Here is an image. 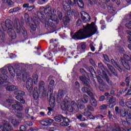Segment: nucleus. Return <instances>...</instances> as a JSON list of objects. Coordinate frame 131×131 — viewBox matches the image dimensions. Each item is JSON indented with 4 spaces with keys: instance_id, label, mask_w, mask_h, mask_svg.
Masks as SVG:
<instances>
[{
    "instance_id": "1",
    "label": "nucleus",
    "mask_w": 131,
    "mask_h": 131,
    "mask_svg": "<svg viewBox=\"0 0 131 131\" xmlns=\"http://www.w3.org/2000/svg\"><path fill=\"white\" fill-rule=\"evenodd\" d=\"M111 61L120 73H122L123 67L128 71L130 70L131 56H129L127 54H124V58L121 57L120 62H116L114 59H111Z\"/></svg>"
},
{
    "instance_id": "2",
    "label": "nucleus",
    "mask_w": 131,
    "mask_h": 131,
    "mask_svg": "<svg viewBox=\"0 0 131 131\" xmlns=\"http://www.w3.org/2000/svg\"><path fill=\"white\" fill-rule=\"evenodd\" d=\"M90 37L86 32L83 29H81L76 32L72 36V38L74 40H82Z\"/></svg>"
},
{
    "instance_id": "3",
    "label": "nucleus",
    "mask_w": 131,
    "mask_h": 131,
    "mask_svg": "<svg viewBox=\"0 0 131 131\" xmlns=\"http://www.w3.org/2000/svg\"><path fill=\"white\" fill-rule=\"evenodd\" d=\"M83 29L90 37L94 35L98 30V29L95 27V23L94 22L91 23V24H88L85 26H83Z\"/></svg>"
},
{
    "instance_id": "4",
    "label": "nucleus",
    "mask_w": 131,
    "mask_h": 131,
    "mask_svg": "<svg viewBox=\"0 0 131 131\" xmlns=\"http://www.w3.org/2000/svg\"><path fill=\"white\" fill-rule=\"evenodd\" d=\"M50 96L49 104L50 107L54 108L55 105H56V98L55 97V94H53V88H49L47 93V97Z\"/></svg>"
},
{
    "instance_id": "5",
    "label": "nucleus",
    "mask_w": 131,
    "mask_h": 131,
    "mask_svg": "<svg viewBox=\"0 0 131 131\" xmlns=\"http://www.w3.org/2000/svg\"><path fill=\"white\" fill-rule=\"evenodd\" d=\"M1 70L2 74L0 75V84H4L6 81L9 79V76L7 75L8 70L4 69V68H1Z\"/></svg>"
},
{
    "instance_id": "6",
    "label": "nucleus",
    "mask_w": 131,
    "mask_h": 131,
    "mask_svg": "<svg viewBox=\"0 0 131 131\" xmlns=\"http://www.w3.org/2000/svg\"><path fill=\"white\" fill-rule=\"evenodd\" d=\"M106 101L108 104V107L111 109L114 107V106L116 105V98L113 96H108L106 98Z\"/></svg>"
},
{
    "instance_id": "7",
    "label": "nucleus",
    "mask_w": 131,
    "mask_h": 131,
    "mask_svg": "<svg viewBox=\"0 0 131 131\" xmlns=\"http://www.w3.org/2000/svg\"><path fill=\"white\" fill-rule=\"evenodd\" d=\"M26 86L28 92L31 93L32 91L33 90V79L31 78H28Z\"/></svg>"
},
{
    "instance_id": "8",
    "label": "nucleus",
    "mask_w": 131,
    "mask_h": 131,
    "mask_svg": "<svg viewBox=\"0 0 131 131\" xmlns=\"http://www.w3.org/2000/svg\"><path fill=\"white\" fill-rule=\"evenodd\" d=\"M67 109L69 112L72 113L73 111L77 112V104L75 101H72L71 104H69Z\"/></svg>"
},
{
    "instance_id": "9",
    "label": "nucleus",
    "mask_w": 131,
    "mask_h": 131,
    "mask_svg": "<svg viewBox=\"0 0 131 131\" xmlns=\"http://www.w3.org/2000/svg\"><path fill=\"white\" fill-rule=\"evenodd\" d=\"M52 13L50 16L49 20H51V21H54V22H56V24H59V22H60V21L59 20V19H58V17L56 14V9L53 8Z\"/></svg>"
},
{
    "instance_id": "10",
    "label": "nucleus",
    "mask_w": 131,
    "mask_h": 131,
    "mask_svg": "<svg viewBox=\"0 0 131 131\" xmlns=\"http://www.w3.org/2000/svg\"><path fill=\"white\" fill-rule=\"evenodd\" d=\"M54 122V120L51 119H45L40 122L43 126H50Z\"/></svg>"
},
{
    "instance_id": "11",
    "label": "nucleus",
    "mask_w": 131,
    "mask_h": 131,
    "mask_svg": "<svg viewBox=\"0 0 131 131\" xmlns=\"http://www.w3.org/2000/svg\"><path fill=\"white\" fill-rule=\"evenodd\" d=\"M22 29H23L22 33H23V36L24 37H27V36H28V34H27V31L23 29V28L21 27V26H20V25L18 26V24H16V31L17 33H18V34H19V33H21V30H22Z\"/></svg>"
},
{
    "instance_id": "12",
    "label": "nucleus",
    "mask_w": 131,
    "mask_h": 131,
    "mask_svg": "<svg viewBox=\"0 0 131 131\" xmlns=\"http://www.w3.org/2000/svg\"><path fill=\"white\" fill-rule=\"evenodd\" d=\"M12 108L17 111H22L23 110V105L21 102L16 101L15 104L12 105Z\"/></svg>"
},
{
    "instance_id": "13",
    "label": "nucleus",
    "mask_w": 131,
    "mask_h": 131,
    "mask_svg": "<svg viewBox=\"0 0 131 131\" xmlns=\"http://www.w3.org/2000/svg\"><path fill=\"white\" fill-rule=\"evenodd\" d=\"M12 129V125L9 124L8 122L4 124V126L0 125V131H10Z\"/></svg>"
},
{
    "instance_id": "14",
    "label": "nucleus",
    "mask_w": 131,
    "mask_h": 131,
    "mask_svg": "<svg viewBox=\"0 0 131 131\" xmlns=\"http://www.w3.org/2000/svg\"><path fill=\"white\" fill-rule=\"evenodd\" d=\"M52 19H50V18L48 19V25L47 26V24H46L45 27L46 29H49V28H52V29H55L56 28V25L58 24L56 23V21H51Z\"/></svg>"
},
{
    "instance_id": "15",
    "label": "nucleus",
    "mask_w": 131,
    "mask_h": 131,
    "mask_svg": "<svg viewBox=\"0 0 131 131\" xmlns=\"http://www.w3.org/2000/svg\"><path fill=\"white\" fill-rule=\"evenodd\" d=\"M40 23L37 20H34V24H32V25H31L30 27L31 28L30 32L31 33H33V32H34V31L36 30V28L38 25H39Z\"/></svg>"
},
{
    "instance_id": "16",
    "label": "nucleus",
    "mask_w": 131,
    "mask_h": 131,
    "mask_svg": "<svg viewBox=\"0 0 131 131\" xmlns=\"http://www.w3.org/2000/svg\"><path fill=\"white\" fill-rule=\"evenodd\" d=\"M44 13L47 16V17H48L49 18H51V16L52 14V7L50 6H47L45 9H44Z\"/></svg>"
},
{
    "instance_id": "17",
    "label": "nucleus",
    "mask_w": 131,
    "mask_h": 131,
    "mask_svg": "<svg viewBox=\"0 0 131 131\" xmlns=\"http://www.w3.org/2000/svg\"><path fill=\"white\" fill-rule=\"evenodd\" d=\"M83 13H84V15H88V18L83 15L82 13H81V18L84 23H86V22H90L91 21V16L89 15L86 12L83 11Z\"/></svg>"
},
{
    "instance_id": "18",
    "label": "nucleus",
    "mask_w": 131,
    "mask_h": 131,
    "mask_svg": "<svg viewBox=\"0 0 131 131\" xmlns=\"http://www.w3.org/2000/svg\"><path fill=\"white\" fill-rule=\"evenodd\" d=\"M102 73L104 79L106 81L108 84H109V85H112V84H113V82L112 81H110V79H109V77H108V75H107L106 72L105 71H102Z\"/></svg>"
},
{
    "instance_id": "19",
    "label": "nucleus",
    "mask_w": 131,
    "mask_h": 131,
    "mask_svg": "<svg viewBox=\"0 0 131 131\" xmlns=\"http://www.w3.org/2000/svg\"><path fill=\"white\" fill-rule=\"evenodd\" d=\"M8 69L10 74L9 76L11 78H14L15 77V75L16 74V72L15 71L14 67L12 66H9L8 67Z\"/></svg>"
},
{
    "instance_id": "20",
    "label": "nucleus",
    "mask_w": 131,
    "mask_h": 131,
    "mask_svg": "<svg viewBox=\"0 0 131 131\" xmlns=\"http://www.w3.org/2000/svg\"><path fill=\"white\" fill-rule=\"evenodd\" d=\"M71 18H72V14H68V13H67V15L66 16L63 17L62 20L64 25H67V24L70 22Z\"/></svg>"
},
{
    "instance_id": "21",
    "label": "nucleus",
    "mask_w": 131,
    "mask_h": 131,
    "mask_svg": "<svg viewBox=\"0 0 131 131\" xmlns=\"http://www.w3.org/2000/svg\"><path fill=\"white\" fill-rule=\"evenodd\" d=\"M33 98L34 100H37L39 98V93H38V88L35 87L33 93Z\"/></svg>"
},
{
    "instance_id": "22",
    "label": "nucleus",
    "mask_w": 131,
    "mask_h": 131,
    "mask_svg": "<svg viewBox=\"0 0 131 131\" xmlns=\"http://www.w3.org/2000/svg\"><path fill=\"white\" fill-rule=\"evenodd\" d=\"M63 9L64 10V11H65L66 12H68V11H70V10H71V8L70 7V4H69V3L67 2V1H64L63 2Z\"/></svg>"
},
{
    "instance_id": "23",
    "label": "nucleus",
    "mask_w": 131,
    "mask_h": 131,
    "mask_svg": "<svg viewBox=\"0 0 131 131\" xmlns=\"http://www.w3.org/2000/svg\"><path fill=\"white\" fill-rule=\"evenodd\" d=\"M62 120L63 122L60 123V125H61V126H68V125H69V122H70V120H69V119L63 117Z\"/></svg>"
},
{
    "instance_id": "24",
    "label": "nucleus",
    "mask_w": 131,
    "mask_h": 131,
    "mask_svg": "<svg viewBox=\"0 0 131 131\" xmlns=\"http://www.w3.org/2000/svg\"><path fill=\"white\" fill-rule=\"evenodd\" d=\"M107 66L109 70L111 71V73H112L113 75L117 77V76H118V75L117 74V73L116 72V71H115V69H114V68H113V67L109 63L107 64Z\"/></svg>"
},
{
    "instance_id": "25",
    "label": "nucleus",
    "mask_w": 131,
    "mask_h": 131,
    "mask_svg": "<svg viewBox=\"0 0 131 131\" xmlns=\"http://www.w3.org/2000/svg\"><path fill=\"white\" fill-rule=\"evenodd\" d=\"M90 103L93 106V107H97L98 105V103L97 102V100H96V98H95V97L94 96H90Z\"/></svg>"
},
{
    "instance_id": "26",
    "label": "nucleus",
    "mask_w": 131,
    "mask_h": 131,
    "mask_svg": "<svg viewBox=\"0 0 131 131\" xmlns=\"http://www.w3.org/2000/svg\"><path fill=\"white\" fill-rule=\"evenodd\" d=\"M6 90L7 92H14V91L18 90V87L14 85H8L6 88Z\"/></svg>"
},
{
    "instance_id": "27",
    "label": "nucleus",
    "mask_w": 131,
    "mask_h": 131,
    "mask_svg": "<svg viewBox=\"0 0 131 131\" xmlns=\"http://www.w3.org/2000/svg\"><path fill=\"white\" fill-rule=\"evenodd\" d=\"M0 39L1 43H5L6 42V34L2 30H0Z\"/></svg>"
},
{
    "instance_id": "28",
    "label": "nucleus",
    "mask_w": 131,
    "mask_h": 131,
    "mask_svg": "<svg viewBox=\"0 0 131 131\" xmlns=\"http://www.w3.org/2000/svg\"><path fill=\"white\" fill-rule=\"evenodd\" d=\"M13 22L9 19H7L5 21L6 26L8 29H12L13 27Z\"/></svg>"
},
{
    "instance_id": "29",
    "label": "nucleus",
    "mask_w": 131,
    "mask_h": 131,
    "mask_svg": "<svg viewBox=\"0 0 131 131\" xmlns=\"http://www.w3.org/2000/svg\"><path fill=\"white\" fill-rule=\"evenodd\" d=\"M64 117L62 115H57L54 117V119L56 122H61Z\"/></svg>"
},
{
    "instance_id": "30",
    "label": "nucleus",
    "mask_w": 131,
    "mask_h": 131,
    "mask_svg": "<svg viewBox=\"0 0 131 131\" xmlns=\"http://www.w3.org/2000/svg\"><path fill=\"white\" fill-rule=\"evenodd\" d=\"M80 79L85 86H89V82L86 80V77L81 76L80 77Z\"/></svg>"
},
{
    "instance_id": "31",
    "label": "nucleus",
    "mask_w": 131,
    "mask_h": 131,
    "mask_svg": "<svg viewBox=\"0 0 131 131\" xmlns=\"http://www.w3.org/2000/svg\"><path fill=\"white\" fill-rule=\"evenodd\" d=\"M41 92H46V91H45V82L43 81L40 82L39 85V93Z\"/></svg>"
},
{
    "instance_id": "32",
    "label": "nucleus",
    "mask_w": 131,
    "mask_h": 131,
    "mask_svg": "<svg viewBox=\"0 0 131 131\" xmlns=\"http://www.w3.org/2000/svg\"><path fill=\"white\" fill-rule=\"evenodd\" d=\"M64 95H65V92L64 91V90H59L58 91V93L57 95V99H62V98L64 97Z\"/></svg>"
},
{
    "instance_id": "33",
    "label": "nucleus",
    "mask_w": 131,
    "mask_h": 131,
    "mask_svg": "<svg viewBox=\"0 0 131 131\" xmlns=\"http://www.w3.org/2000/svg\"><path fill=\"white\" fill-rule=\"evenodd\" d=\"M15 99H16V100H17L18 101H20L21 104H24L25 103V100H24V96L17 95L15 97Z\"/></svg>"
},
{
    "instance_id": "34",
    "label": "nucleus",
    "mask_w": 131,
    "mask_h": 131,
    "mask_svg": "<svg viewBox=\"0 0 131 131\" xmlns=\"http://www.w3.org/2000/svg\"><path fill=\"white\" fill-rule=\"evenodd\" d=\"M77 4L78 5V6L79 8H80V9H84V3H83V1L82 0H77Z\"/></svg>"
},
{
    "instance_id": "35",
    "label": "nucleus",
    "mask_w": 131,
    "mask_h": 131,
    "mask_svg": "<svg viewBox=\"0 0 131 131\" xmlns=\"http://www.w3.org/2000/svg\"><path fill=\"white\" fill-rule=\"evenodd\" d=\"M14 95H17V96H21L23 97H25V92L23 91L17 90L14 92Z\"/></svg>"
},
{
    "instance_id": "36",
    "label": "nucleus",
    "mask_w": 131,
    "mask_h": 131,
    "mask_svg": "<svg viewBox=\"0 0 131 131\" xmlns=\"http://www.w3.org/2000/svg\"><path fill=\"white\" fill-rule=\"evenodd\" d=\"M25 19L26 20V23L28 25L30 24V16H29V14L28 13L25 14Z\"/></svg>"
},
{
    "instance_id": "37",
    "label": "nucleus",
    "mask_w": 131,
    "mask_h": 131,
    "mask_svg": "<svg viewBox=\"0 0 131 131\" xmlns=\"http://www.w3.org/2000/svg\"><path fill=\"white\" fill-rule=\"evenodd\" d=\"M8 35H9L10 37L12 38V39H15V38L17 37V35L15 31H13V32H8Z\"/></svg>"
},
{
    "instance_id": "38",
    "label": "nucleus",
    "mask_w": 131,
    "mask_h": 131,
    "mask_svg": "<svg viewBox=\"0 0 131 131\" xmlns=\"http://www.w3.org/2000/svg\"><path fill=\"white\" fill-rule=\"evenodd\" d=\"M38 18L41 21V20H45V14L42 12H37Z\"/></svg>"
},
{
    "instance_id": "39",
    "label": "nucleus",
    "mask_w": 131,
    "mask_h": 131,
    "mask_svg": "<svg viewBox=\"0 0 131 131\" xmlns=\"http://www.w3.org/2000/svg\"><path fill=\"white\" fill-rule=\"evenodd\" d=\"M107 9L108 12V13H110V14H114V13H115V8L112 6H108L107 7Z\"/></svg>"
},
{
    "instance_id": "40",
    "label": "nucleus",
    "mask_w": 131,
    "mask_h": 131,
    "mask_svg": "<svg viewBox=\"0 0 131 131\" xmlns=\"http://www.w3.org/2000/svg\"><path fill=\"white\" fill-rule=\"evenodd\" d=\"M88 71H89L91 75H96V71H95V69L92 66H90Z\"/></svg>"
},
{
    "instance_id": "41",
    "label": "nucleus",
    "mask_w": 131,
    "mask_h": 131,
    "mask_svg": "<svg viewBox=\"0 0 131 131\" xmlns=\"http://www.w3.org/2000/svg\"><path fill=\"white\" fill-rule=\"evenodd\" d=\"M89 96L86 95H84L83 98H82V102L84 103V104H86V103H88L89 102Z\"/></svg>"
},
{
    "instance_id": "42",
    "label": "nucleus",
    "mask_w": 131,
    "mask_h": 131,
    "mask_svg": "<svg viewBox=\"0 0 131 131\" xmlns=\"http://www.w3.org/2000/svg\"><path fill=\"white\" fill-rule=\"evenodd\" d=\"M127 33L129 34V35L127 37V39L131 43V31H128ZM128 48L131 51V44H129L128 45Z\"/></svg>"
},
{
    "instance_id": "43",
    "label": "nucleus",
    "mask_w": 131,
    "mask_h": 131,
    "mask_svg": "<svg viewBox=\"0 0 131 131\" xmlns=\"http://www.w3.org/2000/svg\"><path fill=\"white\" fill-rule=\"evenodd\" d=\"M77 118L80 121H85V118L83 117V116L82 114H79L77 116Z\"/></svg>"
},
{
    "instance_id": "44",
    "label": "nucleus",
    "mask_w": 131,
    "mask_h": 131,
    "mask_svg": "<svg viewBox=\"0 0 131 131\" xmlns=\"http://www.w3.org/2000/svg\"><path fill=\"white\" fill-rule=\"evenodd\" d=\"M84 107V104L82 103H78V104H77V112L78 111V109H83Z\"/></svg>"
},
{
    "instance_id": "45",
    "label": "nucleus",
    "mask_w": 131,
    "mask_h": 131,
    "mask_svg": "<svg viewBox=\"0 0 131 131\" xmlns=\"http://www.w3.org/2000/svg\"><path fill=\"white\" fill-rule=\"evenodd\" d=\"M71 6H74L77 3V0H68L67 2Z\"/></svg>"
},
{
    "instance_id": "46",
    "label": "nucleus",
    "mask_w": 131,
    "mask_h": 131,
    "mask_svg": "<svg viewBox=\"0 0 131 131\" xmlns=\"http://www.w3.org/2000/svg\"><path fill=\"white\" fill-rule=\"evenodd\" d=\"M57 16L58 17L59 19L61 21L63 20V13L61 11L57 12Z\"/></svg>"
},
{
    "instance_id": "47",
    "label": "nucleus",
    "mask_w": 131,
    "mask_h": 131,
    "mask_svg": "<svg viewBox=\"0 0 131 131\" xmlns=\"http://www.w3.org/2000/svg\"><path fill=\"white\" fill-rule=\"evenodd\" d=\"M83 114L84 115V116H86L88 117L90 114H92V113L85 108Z\"/></svg>"
},
{
    "instance_id": "48",
    "label": "nucleus",
    "mask_w": 131,
    "mask_h": 131,
    "mask_svg": "<svg viewBox=\"0 0 131 131\" xmlns=\"http://www.w3.org/2000/svg\"><path fill=\"white\" fill-rule=\"evenodd\" d=\"M100 116L101 115H100L93 116L92 114H90L88 117H89L90 119H95V118H98V117H100Z\"/></svg>"
},
{
    "instance_id": "49",
    "label": "nucleus",
    "mask_w": 131,
    "mask_h": 131,
    "mask_svg": "<svg viewBox=\"0 0 131 131\" xmlns=\"http://www.w3.org/2000/svg\"><path fill=\"white\" fill-rule=\"evenodd\" d=\"M86 86H88V87H83L81 89L83 93H89L90 91V89H89V88H90L89 85Z\"/></svg>"
},
{
    "instance_id": "50",
    "label": "nucleus",
    "mask_w": 131,
    "mask_h": 131,
    "mask_svg": "<svg viewBox=\"0 0 131 131\" xmlns=\"http://www.w3.org/2000/svg\"><path fill=\"white\" fill-rule=\"evenodd\" d=\"M115 110L116 114H120V113H121V111H122V110L119 109V107L118 106H116L115 108Z\"/></svg>"
},
{
    "instance_id": "51",
    "label": "nucleus",
    "mask_w": 131,
    "mask_h": 131,
    "mask_svg": "<svg viewBox=\"0 0 131 131\" xmlns=\"http://www.w3.org/2000/svg\"><path fill=\"white\" fill-rule=\"evenodd\" d=\"M54 85H55V81L54 80H51L49 82L48 89H50V88H53Z\"/></svg>"
},
{
    "instance_id": "52",
    "label": "nucleus",
    "mask_w": 131,
    "mask_h": 131,
    "mask_svg": "<svg viewBox=\"0 0 131 131\" xmlns=\"http://www.w3.org/2000/svg\"><path fill=\"white\" fill-rule=\"evenodd\" d=\"M122 117H125L127 115V112L125 110H122L121 113L120 114Z\"/></svg>"
},
{
    "instance_id": "53",
    "label": "nucleus",
    "mask_w": 131,
    "mask_h": 131,
    "mask_svg": "<svg viewBox=\"0 0 131 131\" xmlns=\"http://www.w3.org/2000/svg\"><path fill=\"white\" fill-rule=\"evenodd\" d=\"M25 124L26 126H32L33 125V123L30 121H26Z\"/></svg>"
},
{
    "instance_id": "54",
    "label": "nucleus",
    "mask_w": 131,
    "mask_h": 131,
    "mask_svg": "<svg viewBox=\"0 0 131 131\" xmlns=\"http://www.w3.org/2000/svg\"><path fill=\"white\" fill-rule=\"evenodd\" d=\"M47 0H39L37 2V4L38 5H45V4H47Z\"/></svg>"
},
{
    "instance_id": "55",
    "label": "nucleus",
    "mask_w": 131,
    "mask_h": 131,
    "mask_svg": "<svg viewBox=\"0 0 131 131\" xmlns=\"http://www.w3.org/2000/svg\"><path fill=\"white\" fill-rule=\"evenodd\" d=\"M107 107H108L107 105L106 104H102L99 107V109L100 110H105L107 109Z\"/></svg>"
},
{
    "instance_id": "56",
    "label": "nucleus",
    "mask_w": 131,
    "mask_h": 131,
    "mask_svg": "<svg viewBox=\"0 0 131 131\" xmlns=\"http://www.w3.org/2000/svg\"><path fill=\"white\" fill-rule=\"evenodd\" d=\"M86 109L88 111H92V112L95 111V108H94V107H93L91 105H88Z\"/></svg>"
},
{
    "instance_id": "57",
    "label": "nucleus",
    "mask_w": 131,
    "mask_h": 131,
    "mask_svg": "<svg viewBox=\"0 0 131 131\" xmlns=\"http://www.w3.org/2000/svg\"><path fill=\"white\" fill-rule=\"evenodd\" d=\"M80 48L82 51H84L85 49H86V45H85V43L81 44Z\"/></svg>"
},
{
    "instance_id": "58",
    "label": "nucleus",
    "mask_w": 131,
    "mask_h": 131,
    "mask_svg": "<svg viewBox=\"0 0 131 131\" xmlns=\"http://www.w3.org/2000/svg\"><path fill=\"white\" fill-rule=\"evenodd\" d=\"M125 26L126 28H128V29H131V20H130L129 23L125 24Z\"/></svg>"
},
{
    "instance_id": "59",
    "label": "nucleus",
    "mask_w": 131,
    "mask_h": 131,
    "mask_svg": "<svg viewBox=\"0 0 131 131\" xmlns=\"http://www.w3.org/2000/svg\"><path fill=\"white\" fill-rule=\"evenodd\" d=\"M6 3L8 6H13L14 5V2L12 0H7Z\"/></svg>"
},
{
    "instance_id": "60",
    "label": "nucleus",
    "mask_w": 131,
    "mask_h": 131,
    "mask_svg": "<svg viewBox=\"0 0 131 131\" xmlns=\"http://www.w3.org/2000/svg\"><path fill=\"white\" fill-rule=\"evenodd\" d=\"M19 10H21V8L20 7H15L13 9V12H11V13H16V12H18V11H19Z\"/></svg>"
},
{
    "instance_id": "61",
    "label": "nucleus",
    "mask_w": 131,
    "mask_h": 131,
    "mask_svg": "<svg viewBox=\"0 0 131 131\" xmlns=\"http://www.w3.org/2000/svg\"><path fill=\"white\" fill-rule=\"evenodd\" d=\"M19 129V131H26L27 128L25 125H21Z\"/></svg>"
},
{
    "instance_id": "62",
    "label": "nucleus",
    "mask_w": 131,
    "mask_h": 131,
    "mask_svg": "<svg viewBox=\"0 0 131 131\" xmlns=\"http://www.w3.org/2000/svg\"><path fill=\"white\" fill-rule=\"evenodd\" d=\"M58 51L59 52H61V53H63V52H65L66 51V49H65L64 47L61 46V48H58Z\"/></svg>"
},
{
    "instance_id": "63",
    "label": "nucleus",
    "mask_w": 131,
    "mask_h": 131,
    "mask_svg": "<svg viewBox=\"0 0 131 131\" xmlns=\"http://www.w3.org/2000/svg\"><path fill=\"white\" fill-rule=\"evenodd\" d=\"M126 120L128 122V124H131V117H126Z\"/></svg>"
},
{
    "instance_id": "64",
    "label": "nucleus",
    "mask_w": 131,
    "mask_h": 131,
    "mask_svg": "<svg viewBox=\"0 0 131 131\" xmlns=\"http://www.w3.org/2000/svg\"><path fill=\"white\" fill-rule=\"evenodd\" d=\"M126 106L129 109H131V101H128L126 103Z\"/></svg>"
}]
</instances>
